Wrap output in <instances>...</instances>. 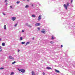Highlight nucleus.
<instances>
[{
    "mask_svg": "<svg viewBox=\"0 0 75 75\" xmlns=\"http://www.w3.org/2000/svg\"><path fill=\"white\" fill-rule=\"evenodd\" d=\"M69 3L68 2H67V6L66 5V4H64L63 5V6L66 8V10H67L68 7L69 6Z\"/></svg>",
    "mask_w": 75,
    "mask_h": 75,
    "instance_id": "f257e3e1",
    "label": "nucleus"
},
{
    "mask_svg": "<svg viewBox=\"0 0 75 75\" xmlns=\"http://www.w3.org/2000/svg\"><path fill=\"white\" fill-rule=\"evenodd\" d=\"M18 70L19 71H21L22 73H24V72H25V70L24 69H18Z\"/></svg>",
    "mask_w": 75,
    "mask_h": 75,
    "instance_id": "f03ea898",
    "label": "nucleus"
},
{
    "mask_svg": "<svg viewBox=\"0 0 75 75\" xmlns=\"http://www.w3.org/2000/svg\"><path fill=\"white\" fill-rule=\"evenodd\" d=\"M41 19V15H40L38 17V21H40Z\"/></svg>",
    "mask_w": 75,
    "mask_h": 75,
    "instance_id": "7ed1b4c3",
    "label": "nucleus"
},
{
    "mask_svg": "<svg viewBox=\"0 0 75 75\" xmlns=\"http://www.w3.org/2000/svg\"><path fill=\"white\" fill-rule=\"evenodd\" d=\"M43 30H42L41 31V32L42 33H43V34H45V29H43Z\"/></svg>",
    "mask_w": 75,
    "mask_h": 75,
    "instance_id": "20e7f679",
    "label": "nucleus"
},
{
    "mask_svg": "<svg viewBox=\"0 0 75 75\" xmlns=\"http://www.w3.org/2000/svg\"><path fill=\"white\" fill-rule=\"evenodd\" d=\"M40 23H37L35 24V26H40Z\"/></svg>",
    "mask_w": 75,
    "mask_h": 75,
    "instance_id": "39448f33",
    "label": "nucleus"
},
{
    "mask_svg": "<svg viewBox=\"0 0 75 75\" xmlns=\"http://www.w3.org/2000/svg\"><path fill=\"white\" fill-rule=\"evenodd\" d=\"M16 17H13L12 18V20L13 21H15V20H16Z\"/></svg>",
    "mask_w": 75,
    "mask_h": 75,
    "instance_id": "423d86ee",
    "label": "nucleus"
},
{
    "mask_svg": "<svg viewBox=\"0 0 75 75\" xmlns=\"http://www.w3.org/2000/svg\"><path fill=\"white\" fill-rule=\"evenodd\" d=\"M32 75H35V73L34 71H32Z\"/></svg>",
    "mask_w": 75,
    "mask_h": 75,
    "instance_id": "0eeeda50",
    "label": "nucleus"
},
{
    "mask_svg": "<svg viewBox=\"0 0 75 75\" xmlns=\"http://www.w3.org/2000/svg\"><path fill=\"white\" fill-rule=\"evenodd\" d=\"M55 72H57V73H59L60 72L59 71L55 69Z\"/></svg>",
    "mask_w": 75,
    "mask_h": 75,
    "instance_id": "6e6552de",
    "label": "nucleus"
},
{
    "mask_svg": "<svg viewBox=\"0 0 75 75\" xmlns=\"http://www.w3.org/2000/svg\"><path fill=\"white\" fill-rule=\"evenodd\" d=\"M46 69H51L52 68L50 67H48L46 68Z\"/></svg>",
    "mask_w": 75,
    "mask_h": 75,
    "instance_id": "1a4fd4ad",
    "label": "nucleus"
},
{
    "mask_svg": "<svg viewBox=\"0 0 75 75\" xmlns=\"http://www.w3.org/2000/svg\"><path fill=\"white\" fill-rule=\"evenodd\" d=\"M29 6L28 5H26L25 6V8H27L29 7Z\"/></svg>",
    "mask_w": 75,
    "mask_h": 75,
    "instance_id": "9d476101",
    "label": "nucleus"
},
{
    "mask_svg": "<svg viewBox=\"0 0 75 75\" xmlns=\"http://www.w3.org/2000/svg\"><path fill=\"white\" fill-rule=\"evenodd\" d=\"M9 59H14L13 57L12 56H9Z\"/></svg>",
    "mask_w": 75,
    "mask_h": 75,
    "instance_id": "9b49d317",
    "label": "nucleus"
},
{
    "mask_svg": "<svg viewBox=\"0 0 75 75\" xmlns=\"http://www.w3.org/2000/svg\"><path fill=\"white\" fill-rule=\"evenodd\" d=\"M4 28L5 30H6V25H4Z\"/></svg>",
    "mask_w": 75,
    "mask_h": 75,
    "instance_id": "f8f14e48",
    "label": "nucleus"
},
{
    "mask_svg": "<svg viewBox=\"0 0 75 75\" xmlns=\"http://www.w3.org/2000/svg\"><path fill=\"white\" fill-rule=\"evenodd\" d=\"M32 17H35V15H34V14L32 15Z\"/></svg>",
    "mask_w": 75,
    "mask_h": 75,
    "instance_id": "ddd939ff",
    "label": "nucleus"
},
{
    "mask_svg": "<svg viewBox=\"0 0 75 75\" xmlns=\"http://www.w3.org/2000/svg\"><path fill=\"white\" fill-rule=\"evenodd\" d=\"M14 72H12L10 74V75H14Z\"/></svg>",
    "mask_w": 75,
    "mask_h": 75,
    "instance_id": "4468645a",
    "label": "nucleus"
},
{
    "mask_svg": "<svg viewBox=\"0 0 75 75\" xmlns=\"http://www.w3.org/2000/svg\"><path fill=\"white\" fill-rule=\"evenodd\" d=\"M2 46H5V43H2Z\"/></svg>",
    "mask_w": 75,
    "mask_h": 75,
    "instance_id": "2eb2a0df",
    "label": "nucleus"
},
{
    "mask_svg": "<svg viewBox=\"0 0 75 75\" xmlns=\"http://www.w3.org/2000/svg\"><path fill=\"white\" fill-rule=\"evenodd\" d=\"M30 43V42H27L26 44V45H27L28 44H29Z\"/></svg>",
    "mask_w": 75,
    "mask_h": 75,
    "instance_id": "dca6fc26",
    "label": "nucleus"
},
{
    "mask_svg": "<svg viewBox=\"0 0 75 75\" xmlns=\"http://www.w3.org/2000/svg\"><path fill=\"white\" fill-rule=\"evenodd\" d=\"M50 43L51 44H54V41H52L50 42Z\"/></svg>",
    "mask_w": 75,
    "mask_h": 75,
    "instance_id": "f3484780",
    "label": "nucleus"
},
{
    "mask_svg": "<svg viewBox=\"0 0 75 75\" xmlns=\"http://www.w3.org/2000/svg\"><path fill=\"white\" fill-rule=\"evenodd\" d=\"M54 39V36H52V39L53 40Z\"/></svg>",
    "mask_w": 75,
    "mask_h": 75,
    "instance_id": "a211bd4d",
    "label": "nucleus"
},
{
    "mask_svg": "<svg viewBox=\"0 0 75 75\" xmlns=\"http://www.w3.org/2000/svg\"><path fill=\"white\" fill-rule=\"evenodd\" d=\"M16 62L14 61L12 63V64H16Z\"/></svg>",
    "mask_w": 75,
    "mask_h": 75,
    "instance_id": "6ab92c4d",
    "label": "nucleus"
},
{
    "mask_svg": "<svg viewBox=\"0 0 75 75\" xmlns=\"http://www.w3.org/2000/svg\"><path fill=\"white\" fill-rule=\"evenodd\" d=\"M20 38L21 40H23V37H21Z\"/></svg>",
    "mask_w": 75,
    "mask_h": 75,
    "instance_id": "aec40b11",
    "label": "nucleus"
},
{
    "mask_svg": "<svg viewBox=\"0 0 75 75\" xmlns=\"http://www.w3.org/2000/svg\"><path fill=\"white\" fill-rule=\"evenodd\" d=\"M25 43V42H22V44H24Z\"/></svg>",
    "mask_w": 75,
    "mask_h": 75,
    "instance_id": "412c9836",
    "label": "nucleus"
},
{
    "mask_svg": "<svg viewBox=\"0 0 75 75\" xmlns=\"http://www.w3.org/2000/svg\"><path fill=\"white\" fill-rule=\"evenodd\" d=\"M4 69V68L1 67L0 68V69Z\"/></svg>",
    "mask_w": 75,
    "mask_h": 75,
    "instance_id": "4be33fe9",
    "label": "nucleus"
},
{
    "mask_svg": "<svg viewBox=\"0 0 75 75\" xmlns=\"http://www.w3.org/2000/svg\"><path fill=\"white\" fill-rule=\"evenodd\" d=\"M17 25V23H16V24H15L14 25V27H16Z\"/></svg>",
    "mask_w": 75,
    "mask_h": 75,
    "instance_id": "5701e85b",
    "label": "nucleus"
},
{
    "mask_svg": "<svg viewBox=\"0 0 75 75\" xmlns=\"http://www.w3.org/2000/svg\"><path fill=\"white\" fill-rule=\"evenodd\" d=\"M38 30L39 31H40V28H38Z\"/></svg>",
    "mask_w": 75,
    "mask_h": 75,
    "instance_id": "b1692460",
    "label": "nucleus"
},
{
    "mask_svg": "<svg viewBox=\"0 0 75 75\" xmlns=\"http://www.w3.org/2000/svg\"><path fill=\"white\" fill-rule=\"evenodd\" d=\"M20 3V1L17 2V4H18V3Z\"/></svg>",
    "mask_w": 75,
    "mask_h": 75,
    "instance_id": "393cba45",
    "label": "nucleus"
},
{
    "mask_svg": "<svg viewBox=\"0 0 75 75\" xmlns=\"http://www.w3.org/2000/svg\"><path fill=\"white\" fill-rule=\"evenodd\" d=\"M42 74L43 75H45V73L44 72H43V73Z\"/></svg>",
    "mask_w": 75,
    "mask_h": 75,
    "instance_id": "a878e982",
    "label": "nucleus"
},
{
    "mask_svg": "<svg viewBox=\"0 0 75 75\" xmlns=\"http://www.w3.org/2000/svg\"><path fill=\"white\" fill-rule=\"evenodd\" d=\"M73 1V0H71V3H72V2Z\"/></svg>",
    "mask_w": 75,
    "mask_h": 75,
    "instance_id": "bb28decb",
    "label": "nucleus"
},
{
    "mask_svg": "<svg viewBox=\"0 0 75 75\" xmlns=\"http://www.w3.org/2000/svg\"><path fill=\"white\" fill-rule=\"evenodd\" d=\"M22 32H24V30H22Z\"/></svg>",
    "mask_w": 75,
    "mask_h": 75,
    "instance_id": "cd10ccee",
    "label": "nucleus"
},
{
    "mask_svg": "<svg viewBox=\"0 0 75 75\" xmlns=\"http://www.w3.org/2000/svg\"><path fill=\"white\" fill-rule=\"evenodd\" d=\"M6 1H7V0H5V3H6Z\"/></svg>",
    "mask_w": 75,
    "mask_h": 75,
    "instance_id": "c85d7f7f",
    "label": "nucleus"
},
{
    "mask_svg": "<svg viewBox=\"0 0 75 75\" xmlns=\"http://www.w3.org/2000/svg\"><path fill=\"white\" fill-rule=\"evenodd\" d=\"M62 47H63L62 45H61V48H62Z\"/></svg>",
    "mask_w": 75,
    "mask_h": 75,
    "instance_id": "c756f323",
    "label": "nucleus"
},
{
    "mask_svg": "<svg viewBox=\"0 0 75 75\" xmlns=\"http://www.w3.org/2000/svg\"><path fill=\"white\" fill-rule=\"evenodd\" d=\"M18 52H19L20 51V50H18Z\"/></svg>",
    "mask_w": 75,
    "mask_h": 75,
    "instance_id": "7c9ffc66",
    "label": "nucleus"
},
{
    "mask_svg": "<svg viewBox=\"0 0 75 75\" xmlns=\"http://www.w3.org/2000/svg\"><path fill=\"white\" fill-rule=\"evenodd\" d=\"M3 14H4V16H6V14H5V13H3Z\"/></svg>",
    "mask_w": 75,
    "mask_h": 75,
    "instance_id": "2f4dec72",
    "label": "nucleus"
},
{
    "mask_svg": "<svg viewBox=\"0 0 75 75\" xmlns=\"http://www.w3.org/2000/svg\"><path fill=\"white\" fill-rule=\"evenodd\" d=\"M10 7L11 8H13V7H12V6H10Z\"/></svg>",
    "mask_w": 75,
    "mask_h": 75,
    "instance_id": "473e14b6",
    "label": "nucleus"
},
{
    "mask_svg": "<svg viewBox=\"0 0 75 75\" xmlns=\"http://www.w3.org/2000/svg\"><path fill=\"white\" fill-rule=\"evenodd\" d=\"M32 7H33L34 6V5L32 4Z\"/></svg>",
    "mask_w": 75,
    "mask_h": 75,
    "instance_id": "72a5a7b5",
    "label": "nucleus"
},
{
    "mask_svg": "<svg viewBox=\"0 0 75 75\" xmlns=\"http://www.w3.org/2000/svg\"><path fill=\"white\" fill-rule=\"evenodd\" d=\"M34 38H33V40H34Z\"/></svg>",
    "mask_w": 75,
    "mask_h": 75,
    "instance_id": "f704fd0d",
    "label": "nucleus"
},
{
    "mask_svg": "<svg viewBox=\"0 0 75 75\" xmlns=\"http://www.w3.org/2000/svg\"><path fill=\"white\" fill-rule=\"evenodd\" d=\"M27 1H30L29 0H27Z\"/></svg>",
    "mask_w": 75,
    "mask_h": 75,
    "instance_id": "c9c22d12",
    "label": "nucleus"
},
{
    "mask_svg": "<svg viewBox=\"0 0 75 75\" xmlns=\"http://www.w3.org/2000/svg\"><path fill=\"white\" fill-rule=\"evenodd\" d=\"M8 4L7 3H6V5H7V4Z\"/></svg>",
    "mask_w": 75,
    "mask_h": 75,
    "instance_id": "e433bc0d",
    "label": "nucleus"
},
{
    "mask_svg": "<svg viewBox=\"0 0 75 75\" xmlns=\"http://www.w3.org/2000/svg\"><path fill=\"white\" fill-rule=\"evenodd\" d=\"M0 41H1V39L0 38Z\"/></svg>",
    "mask_w": 75,
    "mask_h": 75,
    "instance_id": "4c0bfd02",
    "label": "nucleus"
},
{
    "mask_svg": "<svg viewBox=\"0 0 75 75\" xmlns=\"http://www.w3.org/2000/svg\"><path fill=\"white\" fill-rule=\"evenodd\" d=\"M1 49V46H0V50Z\"/></svg>",
    "mask_w": 75,
    "mask_h": 75,
    "instance_id": "58836bf2",
    "label": "nucleus"
},
{
    "mask_svg": "<svg viewBox=\"0 0 75 75\" xmlns=\"http://www.w3.org/2000/svg\"><path fill=\"white\" fill-rule=\"evenodd\" d=\"M2 51V50H0V51Z\"/></svg>",
    "mask_w": 75,
    "mask_h": 75,
    "instance_id": "ea45409f",
    "label": "nucleus"
},
{
    "mask_svg": "<svg viewBox=\"0 0 75 75\" xmlns=\"http://www.w3.org/2000/svg\"><path fill=\"white\" fill-rule=\"evenodd\" d=\"M30 28H31V26H30Z\"/></svg>",
    "mask_w": 75,
    "mask_h": 75,
    "instance_id": "a19ab883",
    "label": "nucleus"
},
{
    "mask_svg": "<svg viewBox=\"0 0 75 75\" xmlns=\"http://www.w3.org/2000/svg\"><path fill=\"white\" fill-rule=\"evenodd\" d=\"M23 1H25V0H23Z\"/></svg>",
    "mask_w": 75,
    "mask_h": 75,
    "instance_id": "79ce46f5",
    "label": "nucleus"
}]
</instances>
